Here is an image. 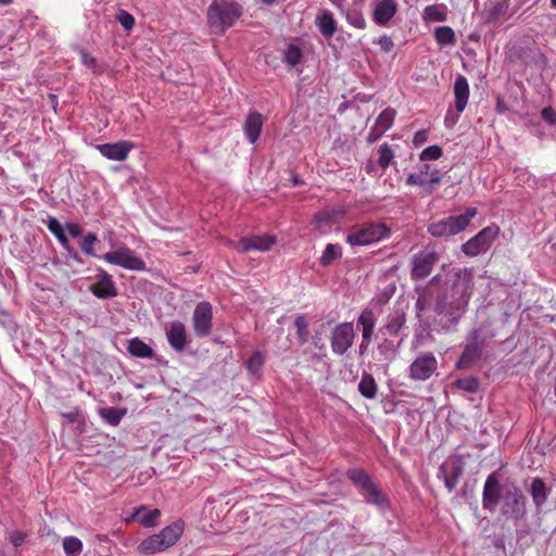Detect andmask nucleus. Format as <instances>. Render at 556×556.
<instances>
[{"label":"nucleus","instance_id":"obj_1","mask_svg":"<svg viewBox=\"0 0 556 556\" xmlns=\"http://www.w3.org/2000/svg\"><path fill=\"white\" fill-rule=\"evenodd\" d=\"M206 15L212 31L223 35L242 15V7L235 0H213Z\"/></svg>","mask_w":556,"mask_h":556},{"label":"nucleus","instance_id":"obj_2","mask_svg":"<svg viewBox=\"0 0 556 556\" xmlns=\"http://www.w3.org/2000/svg\"><path fill=\"white\" fill-rule=\"evenodd\" d=\"M185 530V523L181 520H176L169 526L163 528L159 533L144 539L137 547L141 555H154L166 551L174 546L181 538Z\"/></svg>","mask_w":556,"mask_h":556},{"label":"nucleus","instance_id":"obj_3","mask_svg":"<svg viewBox=\"0 0 556 556\" xmlns=\"http://www.w3.org/2000/svg\"><path fill=\"white\" fill-rule=\"evenodd\" d=\"M437 286L469 304L473 293V270L471 268H452L441 276Z\"/></svg>","mask_w":556,"mask_h":556},{"label":"nucleus","instance_id":"obj_4","mask_svg":"<svg viewBox=\"0 0 556 556\" xmlns=\"http://www.w3.org/2000/svg\"><path fill=\"white\" fill-rule=\"evenodd\" d=\"M390 235V228L383 223H365L349 230L346 242L352 247H364L387 239Z\"/></svg>","mask_w":556,"mask_h":556},{"label":"nucleus","instance_id":"obj_5","mask_svg":"<svg viewBox=\"0 0 556 556\" xmlns=\"http://www.w3.org/2000/svg\"><path fill=\"white\" fill-rule=\"evenodd\" d=\"M477 215L473 207L467 208L464 214L448 216L446 218L431 223L428 226V232L433 237H450L465 230L470 220Z\"/></svg>","mask_w":556,"mask_h":556},{"label":"nucleus","instance_id":"obj_6","mask_svg":"<svg viewBox=\"0 0 556 556\" xmlns=\"http://www.w3.org/2000/svg\"><path fill=\"white\" fill-rule=\"evenodd\" d=\"M435 293V303L433 306L438 315L445 316L448 321L456 324L467 311L468 304L463 300H458L455 295L439 287Z\"/></svg>","mask_w":556,"mask_h":556},{"label":"nucleus","instance_id":"obj_7","mask_svg":"<svg viewBox=\"0 0 556 556\" xmlns=\"http://www.w3.org/2000/svg\"><path fill=\"white\" fill-rule=\"evenodd\" d=\"M349 479L358 488L366 502L377 506L386 504V497L371 478L362 469L353 468L348 471Z\"/></svg>","mask_w":556,"mask_h":556},{"label":"nucleus","instance_id":"obj_8","mask_svg":"<svg viewBox=\"0 0 556 556\" xmlns=\"http://www.w3.org/2000/svg\"><path fill=\"white\" fill-rule=\"evenodd\" d=\"M102 258L112 265L123 267L127 270L141 271L146 269L144 261L125 244L118 249L105 253Z\"/></svg>","mask_w":556,"mask_h":556},{"label":"nucleus","instance_id":"obj_9","mask_svg":"<svg viewBox=\"0 0 556 556\" xmlns=\"http://www.w3.org/2000/svg\"><path fill=\"white\" fill-rule=\"evenodd\" d=\"M503 514L519 520L527 513V498L522 491L516 485L504 490L503 494Z\"/></svg>","mask_w":556,"mask_h":556},{"label":"nucleus","instance_id":"obj_10","mask_svg":"<svg viewBox=\"0 0 556 556\" xmlns=\"http://www.w3.org/2000/svg\"><path fill=\"white\" fill-rule=\"evenodd\" d=\"M500 228L488 226L479 231L473 238L463 244L462 250L466 255L476 256L486 252L497 237Z\"/></svg>","mask_w":556,"mask_h":556},{"label":"nucleus","instance_id":"obj_11","mask_svg":"<svg viewBox=\"0 0 556 556\" xmlns=\"http://www.w3.org/2000/svg\"><path fill=\"white\" fill-rule=\"evenodd\" d=\"M438 369V361L433 353H420L410 364L408 376L415 381L428 380Z\"/></svg>","mask_w":556,"mask_h":556},{"label":"nucleus","instance_id":"obj_12","mask_svg":"<svg viewBox=\"0 0 556 556\" xmlns=\"http://www.w3.org/2000/svg\"><path fill=\"white\" fill-rule=\"evenodd\" d=\"M355 331L352 323L337 325L330 337L331 350L337 355H343L354 343Z\"/></svg>","mask_w":556,"mask_h":556},{"label":"nucleus","instance_id":"obj_13","mask_svg":"<svg viewBox=\"0 0 556 556\" xmlns=\"http://www.w3.org/2000/svg\"><path fill=\"white\" fill-rule=\"evenodd\" d=\"M213 327V307L206 302L197 304L192 314V328L198 338L207 337Z\"/></svg>","mask_w":556,"mask_h":556},{"label":"nucleus","instance_id":"obj_14","mask_svg":"<svg viewBox=\"0 0 556 556\" xmlns=\"http://www.w3.org/2000/svg\"><path fill=\"white\" fill-rule=\"evenodd\" d=\"M438 262V255L432 250H422L412 260V278L415 280L426 278Z\"/></svg>","mask_w":556,"mask_h":556},{"label":"nucleus","instance_id":"obj_15","mask_svg":"<svg viewBox=\"0 0 556 556\" xmlns=\"http://www.w3.org/2000/svg\"><path fill=\"white\" fill-rule=\"evenodd\" d=\"M503 494L504 492L497 476L495 473L489 475L483 486L482 507L494 513Z\"/></svg>","mask_w":556,"mask_h":556},{"label":"nucleus","instance_id":"obj_16","mask_svg":"<svg viewBox=\"0 0 556 556\" xmlns=\"http://www.w3.org/2000/svg\"><path fill=\"white\" fill-rule=\"evenodd\" d=\"M276 242V237L271 235L251 236L241 238L238 242V247L240 251L244 253L250 251L266 252L269 251Z\"/></svg>","mask_w":556,"mask_h":556},{"label":"nucleus","instance_id":"obj_17","mask_svg":"<svg viewBox=\"0 0 556 556\" xmlns=\"http://www.w3.org/2000/svg\"><path fill=\"white\" fill-rule=\"evenodd\" d=\"M372 18L379 26H386L397 12L396 0H372Z\"/></svg>","mask_w":556,"mask_h":556},{"label":"nucleus","instance_id":"obj_18","mask_svg":"<svg viewBox=\"0 0 556 556\" xmlns=\"http://www.w3.org/2000/svg\"><path fill=\"white\" fill-rule=\"evenodd\" d=\"M132 149L134 143L130 141H118L115 143H103L97 146V150L101 155L112 161L126 160Z\"/></svg>","mask_w":556,"mask_h":556},{"label":"nucleus","instance_id":"obj_19","mask_svg":"<svg viewBox=\"0 0 556 556\" xmlns=\"http://www.w3.org/2000/svg\"><path fill=\"white\" fill-rule=\"evenodd\" d=\"M98 281L90 286V291L99 299H110L117 295V289L112 277L103 269L98 270Z\"/></svg>","mask_w":556,"mask_h":556},{"label":"nucleus","instance_id":"obj_20","mask_svg":"<svg viewBox=\"0 0 556 556\" xmlns=\"http://www.w3.org/2000/svg\"><path fill=\"white\" fill-rule=\"evenodd\" d=\"M166 338L169 345L177 352H181L187 344V332L185 325L174 320L165 327Z\"/></svg>","mask_w":556,"mask_h":556},{"label":"nucleus","instance_id":"obj_21","mask_svg":"<svg viewBox=\"0 0 556 556\" xmlns=\"http://www.w3.org/2000/svg\"><path fill=\"white\" fill-rule=\"evenodd\" d=\"M430 165L424 164L418 173L409 174L406 178L408 186H419L422 188H429L441 181V176L438 169H433L430 174V178H426V174L429 173Z\"/></svg>","mask_w":556,"mask_h":556},{"label":"nucleus","instance_id":"obj_22","mask_svg":"<svg viewBox=\"0 0 556 556\" xmlns=\"http://www.w3.org/2000/svg\"><path fill=\"white\" fill-rule=\"evenodd\" d=\"M455 109L458 113H463L467 106L469 99V84L465 76L458 75L454 83Z\"/></svg>","mask_w":556,"mask_h":556},{"label":"nucleus","instance_id":"obj_23","mask_svg":"<svg viewBox=\"0 0 556 556\" xmlns=\"http://www.w3.org/2000/svg\"><path fill=\"white\" fill-rule=\"evenodd\" d=\"M357 325L362 327L363 343L361 350L366 349L365 342L370 341L376 326V316L370 308H365L357 318Z\"/></svg>","mask_w":556,"mask_h":556},{"label":"nucleus","instance_id":"obj_24","mask_svg":"<svg viewBox=\"0 0 556 556\" xmlns=\"http://www.w3.org/2000/svg\"><path fill=\"white\" fill-rule=\"evenodd\" d=\"M406 315L402 309H395L390 313L381 331L389 336H399L401 330L405 327Z\"/></svg>","mask_w":556,"mask_h":556},{"label":"nucleus","instance_id":"obj_25","mask_svg":"<svg viewBox=\"0 0 556 556\" xmlns=\"http://www.w3.org/2000/svg\"><path fill=\"white\" fill-rule=\"evenodd\" d=\"M263 127V116L257 112H252L248 115L243 131L250 143H255L258 139Z\"/></svg>","mask_w":556,"mask_h":556},{"label":"nucleus","instance_id":"obj_26","mask_svg":"<svg viewBox=\"0 0 556 556\" xmlns=\"http://www.w3.org/2000/svg\"><path fill=\"white\" fill-rule=\"evenodd\" d=\"M132 517L136 518L141 526L150 528L159 523L161 511L159 509H147L140 506L135 510Z\"/></svg>","mask_w":556,"mask_h":556},{"label":"nucleus","instance_id":"obj_27","mask_svg":"<svg viewBox=\"0 0 556 556\" xmlns=\"http://www.w3.org/2000/svg\"><path fill=\"white\" fill-rule=\"evenodd\" d=\"M530 493L536 508L540 509L546 502L549 491L541 478H534L531 482Z\"/></svg>","mask_w":556,"mask_h":556},{"label":"nucleus","instance_id":"obj_28","mask_svg":"<svg viewBox=\"0 0 556 556\" xmlns=\"http://www.w3.org/2000/svg\"><path fill=\"white\" fill-rule=\"evenodd\" d=\"M316 23L320 34L326 38L332 37L337 31V23L329 11H323L318 14Z\"/></svg>","mask_w":556,"mask_h":556},{"label":"nucleus","instance_id":"obj_29","mask_svg":"<svg viewBox=\"0 0 556 556\" xmlns=\"http://www.w3.org/2000/svg\"><path fill=\"white\" fill-rule=\"evenodd\" d=\"M441 280V275H435L429 281L428 287L425 289L424 293L419 295L416 301V309L418 313L424 312L430 304L432 298L435 299L434 288L437 287V282Z\"/></svg>","mask_w":556,"mask_h":556},{"label":"nucleus","instance_id":"obj_30","mask_svg":"<svg viewBox=\"0 0 556 556\" xmlns=\"http://www.w3.org/2000/svg\"><path fill=\"white\" fill-rule=\"evenodd\" d=\"M127 350L135 357L151 358L153 356L152 348L139 338L129 340Z\"/></svg>","mask_w":556,"mask_h":556},{"label":"nucleus","instance_id":"obj_31","mask_svg":"<svg viewBox=\"0 0 556 556\" xmlns=\"http://www.w3.org/2000/svg\"><path fill=\"white\" fill-rule=\"evenodd\" d=\"M424 18L427 22H444L447 18L445 4H431L425 8Z\"/></svg>","mask_w":556,"mask_h":556},{"label":"nucleus","instance_id":"obj_32","mask_svg":"<svg viewBox=\"0 0 556 556\" xmlns=\"http://www.w3.org/2000/svg\"><path fill=\"white\" fill-rule=\"evenodd\" d=\"M303 58V52L300 46L295 42L289 43L283 51V61L287 65L294 67Z\"/></svg>","mask_w":556,"mask_h":556},{"label":"nucleus","instance_id":"obj_33","mask_svg":"<svg viewBox=\"0 0 556 556\" xmlns=\"http://www.w3.org/2000/svg\"><path fill=\"white\" fill-rule=\"evenodd\" d=\"M462 473L463 470L459 466L454 467L450 475L446 473L444 466H441L439 469V477L442 476L444 485L448 490V492H452L455 489Z\"/></svg>","mask_w":556,"mask_h":556},{"label":"nucleus","instance_id":"obj_34","mask_svg":"<svg viewBox=\"0 0 556 556\" xmlns=\"http://www.w3.org/2000/svg\"><path fill=\"white\" fill-rule=\"evenodd\" d=\"M377 354L379 361L391 362L397 354V346L393 341L384 339L377 348Z\"/></svg>","mask_w":556,"mask_h":556},{"label":"nucleus","instance_id":"obj_35","mask_svg":"<svg viewBox=\"0 0 556 556\" xmlns=\"http://www.w3.org/2000/svg\"><path fill=\"white\" fill-rule=\"evenodd\" d=\"M100 416L111 426H117L126 414V409L105 407L99 410Z\"/></svg>","mask_w":556,"mask_h":556},{"label":"nucleus","instance_id":"obj_36","mask_svg":"<svg viewBox=\"0 0 556 556\" xmlns=\"http://www.w3.org/2000/svg\"><path fill=\"white\" fill-rule=\"evenodd\" d=\"M434 38L441 46H453L456 42L455 33L450 26H440L435 28Z\"/></svg>","mask_w":556,"mask_h":556},{"label":"nucleus","instance_id":"obj_37","mask_svg":"<svg viewBox=\"0 0 556 556\" xmlns=\"http://www.w3.org/2000/svg\"><path fill=\"white\" fill-rule=\"evenodd\" d=\"M358 390L361 394L367 399H374L377 394V384L371 375L365 374L363 375L359 383Z\"/></svg>","mask_w":556,"mask_h":556},{"label":"nucleus","instance_id":"obj_38","mask_svg":"<svg viewBox=\"0 0 556 556\" xmlns=\"http://www.w3.org/2000/svg\"><path fill=\"white\" fill-rule=\"evenodd\" d=\"M265 363V356L262 352L255 351L247 361L245 368L252 376H260L262 367Z\"/></svg>","mask_w":556,"mask_h":556},{"label":"nucleus","instance_id":"obj_39","mask_svg":"<svg viewBox=\"0 0 556 556\" xmlns=\"http://www.w3.org/2000/svg\"><path fill=\"white\" fill-rule=\"evenodd\" d=\"M342 256L341 248L338 244L328 243L319 258L320 265L329 266L333 261Z\"/></svg>","mask_w":556,"mask_h":556},{"label":"nucleus","instance_id":"obj_40","mask_svg":"<svg viewBox=\"0 0 556 556\" xmlns=\"http://www.w3.org/2000/svg\"><path fill=\"white\" fill-rule=\"evenodd\" d=\"M83 546L81 540L76 536H65L63 540V549L66 556H78Z\"/></svg>","mask_w":556,"mask_h":556},{"label":"nucleus","instance_id":"obj_41","mask_svg":"<svg viewBox=\"0 0 556 556\" xmlns=\"http://www.w3.org/2000/svg\"><path fill=\"white\" fill-rule=\"evenodd\" d=\"M395 118V111L393 109L383 110L378 118L376 119L375 125L380 128L382 131H387L393 124Z\"/></svg>","mask_w":556,"mask_h":556},{"label":"nucleus","instance_id":"obj_42","mask_svg":"<svg viewBox=\"0 0 556 556\" xmlns=\"http://www.w3.org/2000/svg\"><path fill=\"white\" fill-rule=\"evenodd\" d=\"M480 356V351L477 346L468 345L465 348L458 363V368H465L467 367L471 362L477 359Z\"/></svg>","mask_w":556,"mask_h":556},{"label":"nucleus","instance_id":"obj_43","mask_svg":"<svg viewBox=\"0 0 556 556\" xmlns=\"http://www.w3.org/2000/svg\"><path fill=\"white\" fill-rule=\"evenodd\" d=\"M456 388L468 393H476L479 389V382L473 377L460 378L455 381Z\"/></svg>","mask_w":556,"mask_h":556},{"label":"nucleus","instance_id":"obj_44","mask_svg":"<svg viewBox=\"0 0 556 556\" xmlns=\"http://www.w3.org/2000/svg\"><path fill=\"white\" fill-rule=\"evenodd\" d=\"M97 242H98L97 235L93 232H88L86 236H84V238L80 242V249L85 254H87L89 256H96L93 245Z\"/></svg>","mask_w":556,"mask_h":556},{"label":"nucleus","instance_id":"obj_45","mask_svg":"<svg viewBox=\"0 0 556 556\" xmlns=\"http://www.w3.org/2000/svg\"><path fill=\"white\" fill-rule=\"evenodd\" d=\"M294 326L300 343L307 342L308 339V326L304 316H298L294 319Z\"/></svg>","mask_w":556,"mask_h":556},{"label":"nucleus","instance_id":"obj_46","mask_svg":"<svg viewBox=\"0 0 556 556\" xmlns=\"http://www.w3.org/2000/svg\"><path fill=\"white\" fill-rule=\"evenodd\" d=\"M379 160H378V163L379 165L382 167V168H387L392 159L394 157V153L392 151V149L387 144V143H383L379 147Z\"/></svg>","mask_w":556,"mask_h":556},{"label":"nucleus","instance_id":"obj_47","mask_svg":"<svg viewBox=\"0 0 556 556\" xmlns=\"http://www.w3.org/2000/svg\"><path fill=\"white\" fill-rule=\"evenodd\" d=\"M442 156V148L433 144L424 149L419 155L421 161L438 160Z\"/></svg>","mask_w":556,"mask_h":556},{"label":"nucleus","instance_id":"obj_48","mask_svg":"<svg viewBox=\"0 0 556 556\" xmlns=\"http://www.w3.org/2000/svg\"><path fill=\"white\" fill-rule=\"evenodd\" d=\"M116 18L126 30H130L135 25L134 16L125 10L118 11Z\"/></svg>","mask_w":556,"mask_h":556},{"label":"nucleus","instance_id":"obj_49","mask_svg":"<svg viewBox=\"0 0 556 556\" xmlns=\"http://www.w3.org/2000/svg\"><path fill=\"white\" fill-rule=\"evenodd\" d=\"M46 226L55 237L65 230V227H63L55 217L51 216L46 222Z\"/></svg>","mask_w":556,"mask_h":556},{"label":"nucleus","instance_id":"obj_50","mask_svg":"<svg viewBox=\"0 0 556 556\" xmlns=\"http://www.w3.org/2000/svg\"><path fill=\"white\" fill-rule=\"evenodd\" d=\"M80 60H81V63L86 67H88L94 72L96 66H97V61L92 55H90L88 52L81 50L80 51Z\"/></svg>","mask_w":556,"mask_h":556},{"label":"nucleus","instance_id":"obj_51","mask_svg":"<svg viewBox=\"0 0 556 556\" xmlns=\"http://www.w3.org/2000/svg\"><path fill=\"white\" fill-rule=\"evenodd\" d=\"M541 116L548 124L556 125V112L553 108H544L541 112Z\"/></svg>","mask_w":556,"mask_h":556},{"label":"nucleus","instance_id":"obj_52","mask_svg":"<svg viewBox=\"0 0 556 556\" xmlns=\"http://www.w3.org/2000/svg\"><path fill=\"white\" fill-rule=\"evenodd\" d=\"M25 539L26 534L22 531H13L10 534V541L15 547L21 546L24 543Z\"/></svg>","mask_w":556,"mask_h":556},{"label":"nucleus","instance_id":"obj_53","mask_svg":"<svg viewBox=\"0 0 556 556\" xmlns=\"http://www.w3.org/2000/svg\"><path fill=\"white\" fill-rule=\"evenodd\" d=\"M65 230L73 237L78 238L83 235V227L79 224H66Z\"/></svg>","mask_w":556,"mask_h":556},{"label":"nucleus","instance_id":"obj_54","mask_svg":"<svg viewBox=\"0 0 556 556\" xmlns=\"http://www.w3.org/2000/svg\"><path fill=\"white\" fill-rule=\"evenodd\" d=\"M428 140V131L422 129L418 130L413 139L415 146H421Z\"/></svg>","mask_w":556,"mask_h":556},{"label":"nucleus","instance_id":"obj_55","mask_svg":"<svg viewBox=\"0 0 556 556\" xmlns=\"http://www.w3.org/2000/svg\"><path fill=\"white\" fill-rule=\"evenodd\" d=\"M386 131H382L380 130L379 127H377L376 125L370 129V131L368 132V136H367V140L369 142H375L377 141Z\"/></svg>","mask_w":556,"mask_h":556},{"label":"nucleus","instance_id":"obj_56","mask_svg":"<svg viewBox=\"0 0 556 556\" xmlns=\"http://www.w3.org/2000/svg\"><path fill=\"white\" fill-rule=\"evenodd\" d=\"M459 115L460 113L457 111L456 114H454L451 110H448L445 116V125L447 127H453L457 123Z\"/></svg>","mask_w":556,"mask_h":556},{"label":"nucleus","instance_id":"obj_57","mask_svg":"<svg viewBox=\"0 0 556 556\" xmlns=\"http://www.w3.org/2000/svg\"><path fill=\"white\" fill-rule=\"evenodd\" d=\"M58 239V241L61 243V245L66 249L67 251H70V241H68V238L66 237L65 232H62L60 235H58L55 237Z\"/></svg>","mask_w":556,"mask_h":556},{"label":"nucleus","instance_id":"obj_58","mask_svg":"<svg viewBox=\"0 0 556 556\" xmlns=\"http://www.w3.org/2000/svg\"><path fill=\"white\" fill-rule=\"evenodd\" d=\"M381 47L384 51H390L393 46L392 40L389 37H383L380 40Z\"/></svg>","mask_w":556,"mask_h":556},{"label":"nucleus","instance_id":"obj_59","mask_svg":"<svg viewBox=\"0 0 556 556\" xmlns=\"http://www.w3.org/2000/svg\"><path fill=\"white\" fill-rule=\"evenodd\" d=\"M351 23L357 28H364L366 25L365 20L362 16H356Z\"/></svg>","mask_w":556,"mask_h":556},{"label":"nucleus","instance_id":"obj_60","mask_svg":"<svg viewBox=\"0 0 556 556\" xmlns=\"http://www.w3.org/2000/svg\"><path fill=\"white\" fill-rule=\"evenodd\" d=\"M316 218H317L318 223H323L328 219V214L319 213V214H317Z\"/></svg>","mask_w":556,"mask_h":556},{"label":"nucleus","instance_id":"obj_61","mask_svg":"<svg viewBox=\"0 0 556 556\" xmlns=\"http://www.w3.org/2000/svg\"><path fill=\"white\" fill-rule=\"evenodd\" d=\"M262 3L264 4H267V5H270L273 4L276 0H260Z\"/></svg>","mask_w":556,"mask_h":556},{"label":"nucleus","instance_id":"obj_62","mask_svg":"<svg viewBox=\"0 0 556 556\" xmlns=\"http://www.w3.org/2000/svg\"><path fill=\"white\" fill-rule=\"evenodd\" d=\"M12 0H0V4L7 5L10 4Z\"/></svg>","mask_w":556,"mask_h":556},{"label":"nucleus","instance_id":"obj_63","mask_svg":"<svg viewBox=\"0 0 556 556\" xmlns=\"http://www.w3.org/2000/svg\"><path fill=\"white\" fill-rule=\"evenodd\" d=\"M497 110H498V112H503V105H502L501 101L497 102Z\"/></svg>","mask_w":556,"mask_h":556},{"label":"nucleus","instance_id":"obj_64","mask_svg":"<svg viewBox=\"0 0 556 556\" xmlns=\"http://www.w3.org/2000/svg\"><path fill=\"white\" fill-rule=\"evenodd\" d=\"M551 3L554 8H556V0H551Z\"/></svg>","mask_w":556,"mask_h":556}]
</instances>
